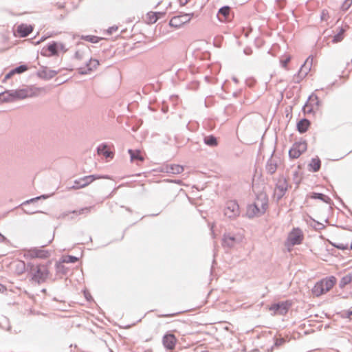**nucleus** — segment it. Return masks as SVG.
<instances>
[{
    "label": "nucleus",
    "instance_id": "f257e3e1",
    "mask_svg": "<svg viewBox=\"0 0 352 352\" xmlns=\"http://www.w3.org/2000/svg\"><path fill=\"white\" fill-rule=\"evenodd\" d=\"M28 272L33 281L41 284L44 283L49 275L47 267L45 265L28 263Z\"/></svg>",
    "mask_w": 352,
    "mask_h": 352
},
{
    "label": "nucleus",
    "instance_id": "f03ea898",
    "mask_svg": "<svg viewBox=\"0 0 352 352\" xmlns=\"http://www.w3.org/2000/svg\"><path fill=\"white\" fill-rule=\"evenodd\" d=\"M2 100L5 102L14 101L15 100H22L32 96L31 90L28 89H21L16 90L6 91L0 94Z\"/></svg>",
    "mask_w": 352,
    "mask_h": 352
},
{
    "label": "nucleus",
    "instance_id": "7ed1b4c3",
    "mask_svg": "<svg viewBox=\"0 0 352 352\" xmlns=\"http://www.w3.org/2000/svg\"><path fill=\"white\" fill-rule=\"evenodd\" d=\"M224 216L230 219H236L240 214L239 206L236 201L230 200L226 203L223 209Z\"/></svg>",
    "mask_w": 352,
    "mask_h": 352
},
{
    "label": "nucleus",
    "instance_id": "20e7f679",
    "mask_svg": "<svg viewBox=\"0 0 352 352\" xmlns=\"http://www.w3.org/2000/svg\"><path fill=\"white\" fill-rule=\"evenodd\" d=\"M288 189V183L285 177L281 176L278 179L274 190V197L279 201Z\"/></svg>",
    "mask_w": 352,
    "mask_h": 352
},
{
    "label": "nucleus",
    "instance_id": "39448f33",
    "mask_svg": "<svg viewBox=\"0 0 352 352\" xmlns=\"http://www.w3.org/2000/svg\"><path fill=\"white\" fill-rule=\"evenodd\" d=\"M307 148L306 142H295L289 151V156L292 159H297L302 153L305 152Z\"/></svg>",
    "mask_w": 352,
    "mask_h": 352
},
{
    "label": "nucleus",
    "instance_id": "423d86ee",
    "mask_svg": "<svg viewBox=\"0 0 352 352\" xmlns=\"http://www.w3.org/2000/svg\"><path fill=\"white\" fill-rule=\"evenodd\" d=\"M102 177L107 178V177H101V176L97 175H91L85 176L83 177H81L78 179L75 180L74 184L72 186V188L79 189L81 188H84V187L88 186L89 184H90L91 183H92L94 180H96L97 179L102 178Z\"/></svg>",
    "mask_w": 352,
    "mask_h": 352
},
{
    "label": "nucleus",
    "instance_id": "0eeeda50",
    "mask_svg": "<svg viewBox=\"0 0 352 352\" xmlns=\"http://www.w3.org/2000/svg\"><path fill=\"white\" fill-rule=\"evenodd\" d=\"M192 16L193 13L182 14L175 16L170 20L169 25L171 27L177 28H179L182 25L189 22Z\"/></svg>",
    "mask_w": 352,
    "mask_h": 352
},
{
    "label": "nucleus",
    "instance_id": "6e6552de",
    "mask_svg": "<svg viewBox=\"0 0 352 352\" xmlns=\"http://www.w3.org/2000/svg\"><path fill=\"white\" fill-rule=\"evenodd\" d=\"M304 236L300 228H294L287 237L288 243L292 245H299L302 242Z\"/></svg>",
    "mask_w": 352,
    "mask_h": 352
},
{
    "label": "nucleus",
    "instance_id": "1a4fd4ad",
    "mask_svg": "<svg viewBox=\"0 0 352 352\" xmlns=\"http://www.w3.org/2000/svg\"><path fill=\"white\" fill-rule=\"evenodd\" d=\"M292 303L287 300L272 305L270 309L274 311L275 314L283 316L287 313Z\"/></svg>",
    "mask_w": 352,
    "mask_h": 352
},
{
    "label": "nucleus",
    "instance_id": "9d476101",
    "mask_svg": "<svg viewBox=\"0 0 352 352\" xmlns=\"http://www.w3.org/2000/svg\"><path fill=\"white\" fill-rule=\"evenodd\" d=\"M241 237L230 233L224 234L223 237L222 245L229 248H233L236 244L239 243Z\"/></svg>",
    "mask_w": 352,
    "mask_h": 352
},
{
    "label": "nucleus",
    "instance_id": "9b49d317",
    "mask_svg": "<svg viewBox=\"0 0 352 352\" xmlns=\"http://www.w3.org/2000/svg\"><path fill=\"white\" fill-rule=\"evenodd\" d=\"M177 342V338L173 333H166L162 338L164 346L168 350L174 349Z\"/></svg>",
    "mask_w": 352,
    "mask_h": 352
},
{
    "label": "nucleus",
    "instance_id": "f8f14e48",
    "mask_svg": "<svg viewBox=\"0 0 352 352\" xmlns=\"http://www.w3.org/2000/svg\"><path fill=\"white\" fill-rule=\"evenodd\" d=\"M274 151L272 153L270 158L267 160L265 166L266 171L270 175L275 173L278 167V158L274 156Z\"/></svg>",
    "mask_w": 352,
    "mask_h": 352
},
{
    "label": "nucleus",
    "instance_id": "ddd939ff",
    "mask_svg": "<svg viewBox=\"0 0 352 352\" xmlns=\"http://www.w3.org/2000/svg\"><path fill=\"white\" fill-rule=\"evenodd\" d=\"M254 204L260 208L261 212H265L267 209L268 204V199L266 194H258Z\"/></svg>",
    "mask_w": 352,
    "mask_h": 352
},
{
    "label": "nucleus",
    "instance_id": "4468645a",
    "mask_svg": "<svg viewBox=\"0 0 352 352\" xmlns=\"http://www.w3.org/2000/svg\"><path fill=\"white\" fill-rule=\"evenodd\" d=\"M313 58L308 57L304 64L300 68L298 73V78L302 79L305 78L311 69Z\"/></svg>",
    "mask_w": 352,
    "mask_h": 352
},
{
    "label": "nucleus",
    "instance_id": "2eb2a0df",
    "mask_svg": "<svg viewBox=\"0 0 352 352\" xmlns=\"http://www.w3.org/2000/svg\"><path fill=\"white\" fill-rule=\"evenodd\" d=\"M28 256L31 258H45L50 256V254L46 250L34 248L28 251Z\"/></svg>",
    "mask_w": 352,
    "mask_h": 352
},
{
    "label": "nucleus",
    "instance_id": "dca6fc26",
    "mask_svg": "<svg viewBox=\"0 0 352 352\" xmlns=\"http://www.w3.org/2000/svg\"><path fill=\"white\" fill-rule=\"evenodd\" d=\"M94 208V206H89V207H85L82 208L78 210H73L69 212H63L60 214L59 218H66L69 214H74L76 215H80V214H89L91 210Z\"/></svg>",
    "mask_w": 352,
    "mask_h": 352
},
{
    "label": "nucleus",
    "instance_id": "f3484780",
    "mask_svg": "<svg viewBox=\"0 0 352 352\" xmlns=\"http://www.w3.org/2000/svg\"><path fill=\"white\" fill-rule=\"evenodd\" d=\"M99 65V61L97 59H93L90 58L89 62L87 63L86 67L87 69L85 68H80V74H87L89 72H91L95 69Z\"/></svg>",
    "mask_w": 352,
    "mask_h": 352
},
{
    "label": "nucleus",
    "instance_id": "a211bd4d",
    "mask_svg": "<svg viewBox=\"0 0 352 352\" xmlns=\"http://www.w3.org/2000/svg\"><path fill=\"white\" fill-rule=\"evenodd\" d=\"M33 30V27L30 25L21 24L17 27V32L21 37L28 36Z\"/></svg>",
    "mask_w": 352,
    "mask_h": 352
},
{
    "label": "nucleus",
    "instance_id": "6ab92c4d",
    "mask_svg": "<svg viewBox=\"0 0 352 352\" xmlns=\"http://www.w3.org/2000/svg\"><path fill=\"white\" fill-rule=\"evenodd\" d=\"M230 8L229 6H223L219 10L217 17L219 21H224L230 18Z\"/></svg>",
    "mask_w": 352,
    "mask_h": 352
},
{
    "label": "nucleus",
    "instance_id": "aec40b11",
    "mask_svg": "<svg viewBox=\"0 0 352 352\" xmlns=\"http://www.w3.org/2000/svg\"><path fill=\"white\" fill-rule=\"evenodd\" d=\"M166 172L170 174H179L184 171V167L179 164H168L165 167Z\"/></svg>",
    "mask_w": 352,
    "mask_h": 352
},
{
    "label": "nucleus",
    "instance_id": "412c9836",
    "mask_svg": "<svg viewBox=\"0 0 352 352\" xmlns=\"http://www.w3.org/2000/svg\"><path fill=\"white\" fill-rule=\"evenodd\" d=\"M14 271L15 272L20 275L22 274L25 272H28V263L23 261H17L14 263Z\"/></svg>",
    "mask_w": 352,
    "mask_h": 352
},
{
    "label": "nucleus",
    "instance_id": "4be33fe9",
    "mask_svg": "<svg viewBox=\"0 0 352 352\" xmlns=\"http://www.w3.org/2000/svg\"><path fill=\"white\" fill-rule=\"evenodd\" d=\"M327 292L325 290L324 285L321 282V280L317 282L314 287L312 288V293L316 296H320V295L327 293Z\"/></svg>",
    "mask_w": 352,
    "mask_h": 352
},
{
    "label": "nucleus",
    "instance_id": "5701e85b",
    "mask_svg": "<svg viewBox=\"0 0 352 352\" xmlns=\"http://www.w3.org/2000/svg\"><path fill=\"white\" fill-rule=\"evenodd\" d=\"M265 212H261L260 208L256 206L254 204L250 205L248 207L247 214L249 217H253L254 216H261Z\"/></svg>",
    "mask_w": 352,
    "mask_h": 352
},
{
    "label": "nucleus",
    "instance_id": "b1692460",
    "mask_svg": "<svg viewBox=\"0 0 352 352\" xmlns=\"http://www.w3.org/2000/svg\"><path fill=\"white\" fill-rule=\"evenodd\" d=\"M321 282L324 285L325 290L327 292H329L336 284V278L332 276L329 278H326L321 280Z\"/></svg>",
    "mask_w": 352,
    "mask_h": 352
},
{
    "label": "nucleus",
    "instance_id": "393cba45",
    "mask_svg": "<svg viewBox=\"0 0 352 352\" xmlns=\"http://www.w3.org/2000/svg\"><path fill=\"white\" fill-rule=\"evenodd\" d=\"M310 124L309 120L303 118L297 123V129L300 133H305Z\"/></svg>",
    "mask_w": 352,
    "mask_h": 352
},
{
    "label": "nucleus",
    "instance_id": "a878e982",
    "mask_svg": "<svg viewBox=\"0 0 352 352\" xmlns=\"http://www.w3.org/2000/svg\"><path fill=\"white\" fill-rule=\"evenodd\" d=\"M107 145L105 144H101L100 145H99L97 148V152L99 155H104L107 158L108 157H111L112 158L113 156V154L112 152L108 151L107 149Z\"/></svg>",
    "mask_w": 352,
    "mask_h": 352
},
{
    "label": "nucleus",
    "instance_id": "bb28decb",
    "mask_svg": "<svg viewBox=\"0 0 352 352\" xmlns=\"http://www.w3.org/2000/svg\"><path fill=\"white\" fill-rule=\"evenodd\" d=\"M129 153L130 154L131 160L132 162H134L135 160L139 162H143L144 160L143 156L140 154V151L139 150L129 149Z\"/></svg>",
    "mask_w": 352,
    "mask_h": 352
},
{
    "label": "nucleus",
    "instance_id": "cd10ccee",
    "mask_svg": "<svg viewBox=\"0 0 352 352\" xmlns=\"http://www.w3.org/2000/svg\"><path fill=\"white\" fill-rule=\"evenodd\" d=\"M204 142L211 147H214L218 145L217 139L212 135H207L204 138Z\"/></svg>",
    "mask_w": 352,
    "mask_h": 352
},
{
    "label": "nucleus",
    "instance_id": "c85d7f7f",
    "mask_svg": "<svg viewBox=\"0 0 352 352\" xmlns=\"http://www.w3.org/2000/svg\"><path fill=\"white\" fill-rule=\"evenodd\" d=\"M311 199H320L324 203L330 204L331 201V199L328 196L319 192H312L311 195L310 196Z\"/></svg>",
    "mask_w": 352,
    "mask_h": 352
},
{
    "label": "nucleus",
    "instance_id": "c756f323",
    "mask_svg": "<svg viewBox=\"0 0 352 352\" xmlns=\"http://www.w3.org/2000/svg\"><path fill=\"white\" fill-rule=\"evenodd\" d=\"M321 165L320 160L318 157L312 158L309 166L313 172H317L320 170Z\"/></svg>",
    "mask_w": 352,
    "mask_h": 352
},
{
    "label": "nucleus",
    "instance_id": "7c9ffc66",
    "mask_svg": "<svg viewBox=\"0 0 352 352\" xmlns=\"http://www.w3.org/2000/svg\"><path fill=\"white\" fill-rule=\"evenodd\" d=\"M352 281V274H348L346 276H343L339 283V287L340 288H344L346 285L351 283Z\"/></svg>",
    "mask_w": 352,
    "mask_h": 352
},
{
    "label": "nucleus",
    "instance_id": "2f4dec72",
    "mask_svg": "<svg viewBox=\"0 0 352 352\" xmlns=\"http://www.w3.org/2000/svg\"><path fill=\"white\" fill-rule=\"evenodd\" d=\"M159 14H162V13L153 12H148L147 14V23L151 24L155 23L158 19Z\"/></svg>",
    "mask_w": 352,
    "mask_h": 352
},
{
    "label": "nucleus",
    "instance_id": "473e14b6",
    "mask_svg": "<svg viewBox=\"0 0 352 352\" xmlns=\"http://www.w3.org/2000/svg\"><path fill=\"white\" fill-rule=\"evenodd\" d=\"M57 74V72L54 70H47V69L43 70L40 73L41 77L45 78H52Z\"/></svg>",
    "mask_w": 352,
    "mask_h": 352
},
{
    "label": "nucleus",
    "instance_id": "72a5a7b5",
    "mask_svg": "<svg viewBox=\"0 0 352 352\" xmlns=\"http://www.w3.org/2000/svg\"><path fill=\"white\" fill-rule=\"evenodd\" d=\"M47 197H48V195H41V196H38V197H36L32 198L30 199L26 200V201H23L21 204V206H25L30 204H34V203L37 202L39 199H46Z\"/></svg>",
    "mask_w": 352,
    "mask_h": 352
},
{
    "label": "nucleus",
    "instance_id": "f704fd0d",
    "mask_svg": "<svg viewBox=\"0 0 352 352\" xmlns=\"http://www.w3.org/2000/svg\"><path fill=\"white\" fill-rule=\"evenodd\" d=\"M58 43L53 42L47 46V50L50 52V56H54L58 54Z\"/></svg>",
    "mask_w": 352,
    "mask_h": 352
},
{
    "label": "nucleus",
    "instance_id": "c9c22d12",
    "mask_svg": "<svg viewBox=\"0 0 352 352\" xmlns=\"http://www.w3.org/2000/svg\"><path fill=\"white\" fill-rule=\"evenodd\" d=\"M345 30L342 28H340L339 32L333 36L332 40L333 43H338L341 41L344 38V32Z\"/></svg>",
    "mask_w": 352,
    "mask_h": 352
},
{
    "label": "nucleus",
    "instance_id": "e433bc0d",
    "mask_svg": "<svg viewBox=\"0 0 352 352\" xmlns=\"http://www.w3.org/2000/svg\"><path fill=\"white\" fill-rule=\"evenodd\" d=\"M82 38L92 43H96L100 39L99 37L92 35L82 36Z\"/></svg>",
    "mask_w": 352,
    "mask_h": 352
},
{
    "label": "nucleus",
    "instance_id": "4c0bfd02",
    "mask_svg": "<svg viewBox=\"0 0 352 352\" xmlns=\"http://www.w3.org/2000/svg\"><path fill=\"white\" fill-rule=\"evenodd\" d=\"M78 261V258L74 256H67L63 258V262L67 263H74Z\"/></svg>",
    "mask_w": 352,
    "mask_h": 352
},
{
    "label": "nucleus",
    "instance_id": "58836bf2",
    "mask_svg": "<svg viewBox=\"0 0 352 352\" xmlns=\"http://www.w3.org/2000/svg\"><path fill=\"white\" fill-rule=\"evenodd\" d=\"M12 70L14 74H21L28 70V67L25 65H21Z\"/></svg>",
    "mask_w": 352,
    "mask_h": 352
},
{
    "label": "nucleus",
    "instance_id": "ea45409f",
    "mask_svg": "<svg viewBox=\"0 0 352 352\" xmlns=\"http://www.w3.org/2000/svg\"><path fill=\"white\" fill-rule=\"evenodd\" d=\"M352 4V0H345L341 6V9L343 11H346L349 9Z\"/></svg>",
    "mask_w": 352,
    "mask_h": 352
},
{
    "label": "nucleus",
    "instance_id": "a19ab883",
    "mask_svg": "<svg viewBox=\"0 0 352 352\" xmlns=\"http://www.w3.org/2000/svg\"><path fill=\"white\" fill-rule=\"evenodd\" d=\"M56 272L58 273H62L63 274H66V272H67L66 268L61 263L56 264Z\"/></svg>",
    "mask_w": 352,
    "mask_h": 352
},
{
    "label": "nucleus",
    "instance_id": "79ce46f5",
    "mask_svg": "<svg viewBox=\"0 0 352 352\" xmlns=\"http://www.w3.org/2000/svg\"><path fill=\"white\" fill-rule=\"evenodd\" d=\"M303 110L305 112H307V113L311 112L312 111H314V104H306L303 107Z\"/></svg>",
    "mask_w": 352,
    "mask_h": 352
},
{
    "label": "nucleus",
    "instance_id": "37998d69",
    "mask_svg": "<svg viewBox=\"0 0 352 352\" xmlns=\"http://www.w3.org/2000/svg\"><path fill=\"white\" fill-rule=\"evenodd\" d=\"M286 340L285 338H277L275 341V346H281L283 345L284 343H285Z\"/></svg>",
    "mask_w": 352,
    "mask_h": 352
},
{
    "label": "nucleus",
    "instance_id": "c03bdc74",
    "mask_svg": "<svg viewBox=\"0 0 352 352\" xmlns=\"http://www.w3.org/2000/svg\"><path fill=\"white\" fill-rule=\"evenodd\" d=\"M333 245L336 248H337L339 250H346L348 249V245H344L343 243H338V244H333Z\"/></svg>",
    "mask_w": 352,
    "mask_h": 352
},
{
    "label": "nucleus",
    "instance_id": "a18cd8bd",
    "mask_svg": "<svg viewBox=\"0 0 352 352\" xmlns=\"http://www.w3.org/2000/svg\"><path fill=\"white\" fill-rule=\"evenodd\" d=\"M23 210L25 214H35L37 212H41V211H38V210H30V208H28V209L23 208Z\"/></svg>",
    "mask_w": 352,
    "mask_h": 352
},
{
    "label": "nucleus",
    "instance_id": "49530a36",
    "mask_svg": "<svg viewBox=\"0 0 352 352\" xmlns=\"http://www.w3.org/2000/svg\"><path fill=\"white\" fill-rule=\"evenodd\" d=\"M84 53L80 51H77L75 53V58L78 60H81L83 58Z\"/></svg>",
    "mask_w": 352,
    "mask_h": 352
},
{
    "label": "nucleus",
    "instance_id": "de8ad7c7",
    "mask_svg": "<svg viewBox=\"0 0 352 352\" xmlns=\"http://www.w3.org/2000/svg\"><path fill=\"white\" fill-rule=\"evenodd\" d=\"M58 50H60L63 52H67V49L65 47V45L62 43H58Z\"/></svg>",
    "mask_w": 352,
    "mask_h": 352
},
{
    "label": "nucleus",
    "instance_id": "09e8293b",
    "mask_svg": "<svg viewBox=\"0 0 352 352\" xmlns=\"http://www.w3.org/2000/svg\"><path fill=\"white\" fill-rule=\"evenodd\" d=\"M290 61V58L288 57L283 60H281V65L283 67L286 68L288 63Z\"/></svg>",
    "mask_w": 352,
    "mask_h": 352
},
{
    "label": "nucleus",
    "instance_id": "8fccbe9b",
    "mask_svg": "<svg viewBox=\"0 0 352 352\" xmlns=\"http://www.w3.org/2000/svg\"><path fill=\"white\" fill-rule=\"evenodd\" d=\"M309 100H311V102L314 100L316 101V106L318 107L319 105V100L317 96H314V99L313 98V96L309 98Z\"/></svg>",
    "mask_w": 352,
    "mask_h": 352
},
{
    "label": "nucleus",
    "instance_id": "3c124183",
    "mask_svg": "<svg viewBox=\"0 0 352 352\" xmlns=\"http://www.w3.org/2000/svg\"><path fill=\"white\" fill-rule=\"evenodd\" d=\"M118 30V27L117 26H112V27H110L107 32L109 34H112L113 32H116Z\"/></svg>",
    "mask_w": 352,
    "mask_h": 352
},
{
    "label": "nucleus",
    "instance_id": "603ef678",
    "mask_svg": "<svg viewBox=\"0 0 352 352\" xmlns=\"http://www.w3.org/2000/svg\"><path fill=\"white\" fill-rule=\"evenodd\" d=\"M13 74H14L13 70H11L8 74H7L4 78V81L7 79L10 78Z\"/></svg>",
    "mask_w": 352,
    "mask_h": 352
},
{
    "label": "nucleus",
    "instance_id": "864d4df0",
    "mask_svg": "<svg viewBox=\"0 0 352 352\" xmlns=\"http://www.w3.org/2000/svg\"><path fill=\"white\" fill-rule=\"evenodd\" d=\"M8 239L0 233V243H6Z\"/></svg>",
    "mask_w": 352,
    "mask_h": 352
},
{
    "label": "nucleus",
    "instance_id": "5fc2aeb1",
    "mask_svg": "<svg viewBox=\"0 0 352 352\" xmlns=\"http://www.w3.org/2000/svg\"><path fill=\"white\" fill-rule=\"evenodd\" d=\"M179 2L180 6H184L188 3V0H179Z\"/></svg>",
    "mask_w": 352,
    "mask_h": 352
},
{
    "label": "nucleus",
    "instance_id": "6e6d98bb",
    "mask_svg": "<svg viewBox=\"0 0 352 352\" xmlns=\"http://www.w3.org/2000/svg\"><path fill=\"white\" fill-rule=\"evenodd\" d=\"M345 318H349L351 316H352V311H348L345 312Z\"/></svg>",
    "mask_w": 352,
    "mask_h": 352
},
{
    "label": "nucleus",
    "instance_id": "4d7b16f0",
    "mask_svg": "<svg viewBox=\"0 0 352 352\" xmlns=\"http://www.w3.org/2000/svg\"><path fill=\"white\" fill-rule=\"evenodd\" d=\"M175 316L174 314H163V315H160L159 316V317H170V316Z\"/></svg>",
    "mask_w": 352,
    "mask_h": 352
},
{
    "label": "nucleus",
    "instance_id": "13d9d810",
    "mask_svg": "<svg viewBox=\"0 0 352 352\" xmlns=\"http://www.w3.org/2000/svg\"><path fill=\"white\" fill-rule=\"evenodd\" d=\"M317 224L319 225L318 229H322L324 228V226L322 223L318 222Z\"/></svg>",
    "mask_w": 352,
    "mask_h": 352
},
{
    "label": "nucleus",
    "instance_id": "bf43d9fd",
    "mask_svg": "<svg viewBox=\"0 0 352 352\" xmlns=\"http://www.w3.org/2000/svg\"><path fill=\"white\" fill-rule=\"evenodd\" d=\"M233 80H234V81L235 82H237V80H236V78H233Z\"/></svg>",
    "mask_w": 352,
    "mask_h": 352
},
{
    "label": "nucleus",
    "instance_id": "052dcab7",
    "mask_svg": "<svg viewBox=\"0 0 352 352\" xmlns=\"http://www.w3.org/2000/svg\"><path fill=\"white\" fill-rule=\"evenodd\" d=\"M145 352H151V351H150V350H148V351H146Z\"/></svg>",
    "mask_w": 352,
    "mask_h": 352
},
{
    "label": "nucleus",
    "instance_id": "680f3d73",
    "mask_svg": "<svg viewBox=\"0 0 352 352\" xmlns=\"http://www.w3.org/2000/svg\"><path fill=\"white\" fill-rule=\"evenodd\" d=\"M351 249L352 250V243L351 244Z\"/></svg>",
    "mask_w": 352,
    "mask_h": 352
}]
</instances>
